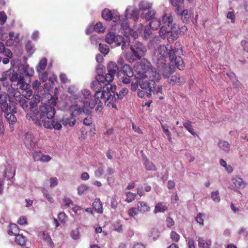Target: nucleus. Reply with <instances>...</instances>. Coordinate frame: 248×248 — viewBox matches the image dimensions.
<instances>
[{
  "label": "nucleus",
  "instance_id": "obj_16",
  "mask_svg": "<svg viewBox=\"0 0 248 248\" xmlns=\"http://www.w3.org/2000/svg\"><path fill=\"white\" fill-rule=\"evenodd\" d=\"M10 93L15 98L16 100L18 102L19 105L24 110H29L28 101L20 94L18 90H16L13 93L10 92Z\"/></svg>",
  "mask_w": 248,
  "mask_h": 248
},
{
  "label": "nucleus",
  "instance_id": "obj_3",
  "mask_svg": "<svg viewBox=\"0 0 248 248\" xmlns=\"http://www.w3.org/2000/svg\"><path fill=\"white\" fill-rule=\"evenodd\" d=\"M130 50L131 52H127L125 55L126 60L130 63L140 60L147 51L146 47L137 41L133 42L130 46Z\"/></svg>",
  "mask_w": 248,
  "mask_h": 248
},
{
  "label": "nucleus",
  "instance_id": "obj_58",
  "mask_svg": "<svg viewBox=\"0 0 248 248\" xmlns=\"http://www.w3.org/2000/svg\"><path fill=\"white\" fill-rule=\"evenodd\" d=\"M26 68H25V74L29 77H31L34 74V70L32 68L30 67L29 65L28 64H26L25 65Z\"/></svg>",
  "mask_w": 248,
  "mask_h": 248
},
{
  "label": "nucleus",
  "instance_id": "obj_28",
  "mask_svg": "<svg viewBox=\"0 0 248 248\" xmlns=\"http://www.w3.org/2000/svg\"><path fill=\"white\" fill-rule=\"evenodd\" d=\"M140 17L146 21L152 20L155 18V12L154 10H148L147 12H143L140 14Z\"/></svg>",
  "mask_w": 248,
  "mask_h": 248
},
{
  "label": "nucleus",
  "instance_id": "obj_12",
  "mask_svg": "<svg viewBox=\"0 0 248 248\" xmlns=\"http://www.w3.org/2000/svg\"><path fill=\"white\" fill-rule=\"evenodd\" d=\"M135 78H147L154 84L156 85V83L159 82L161 79L160 74L157 72L156 69L153 68L147 74L139 72L137 74L135 75Z\"/></svg>",
  "mask_w": 248,
  "mask_h": 248
},
{
  "label": "nucleus",
  "instance_id": "obj_23",
  "mask_svg": "<svg viewBox=\"0 0 248 248\" xmlns=\"http://www.w3.org/2000/svg\"><path fill=\"white\" fill-rule=\"evenodd\" d=\"M123 75L129 77H132L134 76V72L132 68L127 64H125L122 67H121L119 72H118V76Z\"/></svg>",
  "mask_w": 248,
  "mask_h": 248
},
{
  "label": "nucleus",
  "instance_id": "obj_46",
  "mask_svg": "<svg viewBox=\"0 0 248 248\" xmlns=\"http://www.w3.org/2000/svg\"><path fill=\"white\" fill-rule=\"evenodd\" d=\"M93 206L97 213H102L103 212L102 204L99 200L94 202Z\"/></svg>",
  "mask_w": 248,
  "mask_h": 248
},
{
  "label": "nucleus",
  "instance_id": "obj_7",
  "mask_svg": "<svg viewBox=\"0 0 248 248\" xmlns=\"http://www.w3.org/2000/svg\"><path fill=\"white\" fill-rule=\"evenodd\" d=\"M139 79V84L140 87L142 90L139 89L138 91V95L140 98L146 96L148 98L152 95V88L155 87L154 84L149 79H145L146 78H135Z\"/></svg>",
  "mask_w": 248,
  "mask_h": 248
},
{
  "label": "nucleus",
  "instance_id": "obj_41",
  "mask_svg": "<svg viewBox=\"0 0 248 248\" xmlns=\"http://www.w3.org/2000/svg\"><path fill=\"white\" fill-rule=\"evenodd\" d=\"M162 86L161 85L158 86L157 88L155 87H155L152 88V93H153L154 95H157L160 100H162L164 97L160 95V94H162Z\"/></svg>",
  "mask_w": 248,
  "mask_h": 248
},
{
  "label": "nucleus",
  "instance_id": "obj_25",
  "mask_svg": "<svg viewBox=\"0 0 248 248\" xmlns=\"http://www.w3.org/2000/svg\"><path fill=\"white\" fill-rule=\"evenodd\" d=\"M4 112L5 114V119L10 125H11V124H15L17 120L16 117L15 116V114L16 112H13L12 109H9V111H7V112Z\"/></svg>",
  "mask_w": 248,
  "mask_h": 248
},
{
  "label": "nucleus",
  "instance_id": "obj_29",
  "mask_svg": "<svg viewBox=\"0 0 248 248\" xmlns=\"http://www.w3.org/2000/svg\"><path fill=\"white\" fill-rule=\"evenodd\" d=\"M182 52V51L181 48L179 49V48L171 47V49L170 50L169 52H168V55L170 62H173V59L175 57L177 56L178 55H180Z\"/></svg>",
  "mask_w": 248,
  "mask_h": 248
},
{
  "label": "nucleus",
  "instance_id": "obj_37",
  "mask_svg": "<svg viewBox=\"0 0 248 248\" xmlns=\"http://www.w3.org/2000/svg\"><path fill=\"white\" fill-rule=\"evenodd\" d=\"M162 23L159 19L154 18L151 20L150 23V27L151 29L154 30L158 29L159 27L161 28Z\"/></svg>",
  "mask_w": 248,
  "mask_h": 248
},
{
  "label": "nucleus",
  "instance_id": "obj_53",
  "mask_svg": "<svg viewBox=\"0 0 248 248\" xmlns=\"http://www.w3.org/2000/svg\"><path fill=\"white\" fill-rule=\"evenodd\" d=\"M128 90L125 88H123L120 92L119 93H116V98L118 100H121L127 93Z\"/></svg>",
  "mask_w": 248,
  "mask_h": 248
},
{
  "label": "nucleus",
  "instance_id": "obj_60",
  "mask_svg": "<svg viewBox=\"0 0 248 248\" xmlns=\"http://www.w3.org/2000/svg\"><path fill=\"white\" fill-rule=\"evenodd\" d=\"M184 0H170L171 4L176 7V8H180L183 6V2Z\"/></svg>",
  "mask_w": 248,
  "mask_h": 248
},
{
  "label": "nucleus",
  "instance_id": "obj_55",
  "mask_svg": "<svg viewBox=\"0 0 248 248\" xmlns=\"http://www.w3.org/2000/svg\"><path fill=\"white\" fill-rule=\"evenodd\" d=\"M94 30L97 32H102L105 31V28L103 26L102 23L98 22L94 25Z\"/></svg>",
  "mask_w": 248,
  "mask_h": 248
},
{
  "label": "nucleus",
  "instance_id": "obj_48",
  "mask_svg": "<svg viewBox=\"0 0 248 248\" xmlns=\"http://www.w3.org/2000/svg\"><path fill=\"white\" fill-rule=\"evenodd\" d=\"M18 232V226L16 224H11L9 226V229L8 231L9 235H17L16 233Z\"/></svg>",
  "mask_w": 248,
  "mask_h": 248
},
{
  "label": "nucleus",
  "instance_id": "obj_4",
  "mask_svg": "<svg viewBox=\"0 0 248 248\" xmlns=\"http://www.w3.org/2000/svg\"><path fill=\"white\" fill-rule=\"evenodd\" d=\"M106 42L109 44H114L115 46H120L122 44V50L125 51L130 46V40L127 36L115 35L112 32H108L105 38Z\"/></svg>",
  "mask_w": 248,
  "mask_h": 248
},
{
  "label": "nucleus",
  "instance_id": "obj_24",
  "mask_svg": "<svg viewBox=\"0 0 248 248\" xmlns=\"http://www.w3.org/2000/svg\"><path fill=\"white\" fill-rule=\"evenodd\" d=\"M233 184L237 188L243 189L245 188L247 183L238 176H234L232 178Z\"/></svg>",
  "mask_w": 248,
  "mask_h": 248
},
{
  "label": "nucleus",
  "instance_id": "obj_17",
  "mask_svg": "<svg viewBox=\"0 0 248 248\" xmlns=\"http://www.w3.org/2000/svg\"><path fill=\"white\" fill-rule=\"evenodd\" d=\"M140 66L141 69L136 70V74H137L139 72H143L145 74H147L154 67H152L151 63L149 61L146 59H142L140 61Z\"/></svg>",
  "mask_w": 248,
  "mask_h": 248
},
{
  "label": "nucleus",
  "instance_id": "obj_36",
  "mask_svg": "<svg viewBox=\"0 0 248 248\" xmlns=\"http://www.w3.org/2000/svg\"><path fill=\"white\" fill-rule=\"evenodd\" d=\"M144 165L147 170H155L156 168L155 166L150 161L148 158L146 157H143Z\"/></svg>",
  "mask_w": 248,
  "mask_h": 248
},
{
  "label": "nucleus",
  "instance_id": "obj_6",
  "mask_svg": "<svg viewBox=\"0 0 248 248\" xmlns=\"http://www.w3.org/2000/svg\"><path fill=\"white\" fill-rule=\"evenodd\" d=\"M168 47L164 45H159L155 49L153 61L158 67L165 65V59L168 55Z\"/></svg>",
  "mask_w": 248,
  "mask_h": 248
},
{
  "label": "nucleus",
  "instance_id": "obj_31",
  "mask_svg": "<svg viewBox=\"0 0 248 248\" xmlns=\"http://www.w3.org/2000/svg\"><path fill=\"white\" fill-rule=\"evenodd\" d=\"M138 211L142 213H145L150 211V208L148 204L144 202L140 201L137 203Z\"/></svg>",
  "mask_w": 248,
  "mask_h": 248
},
{
  "label": "nucleus",
  "instance_id": "obj_59",
  "mask_svg": "<svg viewBox=\"0 0 248 248\" xmlns=\"http://www.w3.org/2000/svg\"><path fill=\"white\" fill-rule=\"evenodd\" d=\"M94 101L96 102V105H97V106L96 108V110L97 112H101L103 109V103L102 100L98 97V100H97L95 97H94Z\"/></svg>",
  "mask_w": 248,
  "mask_h": 248
},
{
  "label": "nucleus",
  "instance_id": "obj_44",
  "mask_svg": "<svg viewBox=\"0 0 248 248\" xmlns=\"http://www.w3.org/2000/svg\"><path fill=\"white\" fill-rule=\"evenodd\" d=\"M220 165L224 167L228 173H231L233 171V168L230 165H228L226 161L223 159L219 160Z\"/></svg>",
  "mask_w": 248,
  "mask_h": 248
},
{
  "label": "nucleus",
  "instance_id": "obj_54",
  "mask_svg": "<svg viewBox=\"0 0 248 248\" xmlns=\"http://www.w3.org/2000/svg\"><path fill=\"white\" fill-rule=\"evenodd\" d=\"M175 12L177 15L180 16L181 17H183L184 16H187V15H188V10L186 9L183 10V6L180 8H176Z\"/></svg>",
  "mask_w": 248,
  "mask_h": 248
},
{
  "label": "nucleus",
  "instance_id": "obj_40",
  "mask_svg": "<svg viewBox=\"0 0 248 248\" xmlns=\"http://www.w3.org/2000/svg\"><path fill=\"white\" fill-rule=\"evenodd\" d=\"M15 236V242L16 244L20 246L25 245L27 239L23 235L17 234Z\"/></svg>",
  "mask_w": 248,
  "mask_h": 248
},
{
  "label": "nucleus",
  "instance_id": "obj_63",
  "mask_svg": "<svg viewBox=\"0 0 248 248\" xmlns=\"http://www.w3.org/2000/svg\"><path fill=\"white\" fill-rule=\"evenodd\" d=\"M151 34L152 32L150 29L148 27H146L144 29L143 34V39L147 40Z\"/></svg>",
  "mask_w": 248,
  "mask_h": 248
},
{
  "label": "nucleus",
  "instance_id": "obj_27",
  "mask_svg": "<svg viewBox=\"0 0 248 248\" xmlns=\"http://www.w3.org/2000/svg\"><path fill=\"white\" fill-rule=\"evenodd\" d=\"M107 69L108 72L114 75L117 74V76H118V72L120 70L119 66L116 63L112 62H108L107 65Z\"/></svg>",
  "mask_w": 248,
  "mask_h": 248
},
{
  "label": "nucleus",
  "instance_id": "obj_14",
  "mask_svg": "<svg viewBox=\"0 0 248 248\" xmlns=\"http://www.w3.org/2000/svg\"><path fill=\"white\" fill-rule=\"evenodd\" d=\"M91 109L84 105L81 107L77 103L72 104L69 107L70 114L76 116V115L81 114L82 113L89 114L91 112Z\"/></svg>",
  "mask_w": 248,
  "mask_h": 248
},
{
  "label": "nucleus",
  "instance_id": "obj_33",
  "mask_svg": "<svg viewBox=\"0 0 248 248\" xmlns=\"http://www.w3.org/2000/svg\"><path fill=\"white\" fill-rule=\"evenodd\" d=\"M184 127L193 136H198V134L194 131L191 124V122L189 120L183 122Z\"/></svg>",
  "mask_w": 248,
  "mask_h": 248
},
{
  "label": "nucleus",
  "instance_id": "obj_2",
  "mask_svg": "<svg viewBox=\"0 0 248 248\" xmlns=\"http://www.w3.org/2000/svg\"><path fill=\"white\" fill-rule=\"evenodd\" d=\"M4 76L8 77L10 80L13 82L11 88L13 92L17 91L18 89L26 91L28 93L30 92L29 91L30 88V84L25 81L23 77L18 76V74L14 70L13 67H11L9 70L4 72L3 76Z\"/></svg>",
  "mask_w": 248,
  "mask_h": 248
},
{
  "label": "nucleus",
  "instance_id": "obj_39",
  "mask_svg": "<svg viewBox=\"0 0 248 248\" xmlns=\"http://www.w3.org/2000/svg\"><path fill=\"white\" fill-rule=\"evenodd\" d=\"M47 64V59L46 58H43L39 62L38 64L36 66V70L40 72L44 70Z\"/></svg>",
  "mask_w": 248,
  "mask_h": 248
},
{
  "label": "nucleus",
  "instance_id": "obj_11",
  "mask_svg": "<svg viewBox=\"0 0 248 248\" xmlns=\"http://www.w3.org/2000/svg\"><path fill=\"white\" fill-rule=\"evenodd\" d=\"M10 95L7 93L2 92L0 94V107L2 111L7 112L9 109H12L13 112H16V107L10 104Z\"/></svg>",
  "mask_w": 248,
  "mask_h": 248
},
{
  "label": "nucleus",
  "instance_id": "obj_13",
  "mask_svg": "<svg viewBox=\"0 0 248 248\" xmlns=\"http://www.w3.org/2000/svg\"><path fill=\"white\" fill-rule=\"evenodd\" d=\"M102 17L107 21H112L117 22L120 20V14L115 10L105 9L102 11Z\"/></svg>",
  "mask_w": 248,
  "mask_h": 248
},
{
  "label": "nucleus",
  "instance_id": "obj_49",
  "mask_svg": "<svg viewBox=\"0 0 248 248\" xmlns=\"http://www.w3.org/2000/svg\"><path fill=\"white\" fill-rule=\"evenodd\" d=\"M99 50L101 53L106 55L109 52V48L108 46L106 44L99 43Z\"/></svg>",
  "mask_w": 248,
  "mask_h": 248
},
{
  "label": "nucleus",
  "instance_id": "obj_1",
  "mask_svg": "<svg viewBox=\"0 0 248 248\" xmlns=\"http://www.w3.org/2000/svg\"><path fill=\"white\" fill-rule=\"evenodd\" d=\"M46 96L49 99L47 103L40 106L39 109L32 110L31 112L28 113L27 118L31 119L37 126H43L47 129L60 130L62 128V124L54 120L56 113L54 106L56 104L57 98L52 96L49 93H46Z\"/></svg>",
  "mask_w": 248,
  "mask_h": 248
},
{
  "label": "nucleus",
  "instance_id": "obj_51",
  "mask_svg": "<svg viewBox=\"0 0 248 248\" xmlns=\"http://www.w3.org/2000/svg\"><path fill=\"white\" fill-rule=\"evenodd\" d=\"M136 196V194L128 191L126 193V198L125 201L128 203L131 202L135 200Z\"/></svg>",
  "mask_w": 248,
  "mask_h": 248
},
{
  "label": "nucleus",
  "instance_id": "obj_22",
  "mask_svg": "<svg viewBox=\"0 0 248 248\" xmlns=\"http://www.w3.org/2000/svg\"><path fill=\"white\" fill-rule=\"evenodd\" d=\"M217 145L219 150L225 154H228L230 151V144L229 143L223 140H218Z\"/></svg>",
  "mask_w": 248,
  "mask_h": 248
},
{
  "label": "nucleus",
  "instance_id": "obj_8",
  "mask_svg": "<svg viewBox=\"0 0 248 248\" xmlns=\"http://www.w3.org/2000/svg\"><path fill=\"white\" fill-rule=\"evenodd\" d=\"M76 101L82 102L85 106L90 109H93L96 106V102L94 101V97L93 98L90 91L87 89L81 90L80 93L75 95Z\"/></svg>",
  "mask_w": 248,
  "mask_h": 248
},
{
  "label": "nucleus",
  "instance_id": "obj_64",
  "mask_svg": "<svg viewBox=\"0 0 248 248\" xmlns=\"http://www.w3.org/2000/svg\"><path fill=\"white\" fill-rule=\"evenodd\" d=\"M159 236V232L156 229H153L150 233V236L152 237L154 240L156 239Z\"/></svg>",
  "mask_w": 248,
  "mask_h": 248
},
{
  "label": "nucleus",
  "instance_id": "obj_52",
  "mask_svg": "<svg viewBox=\"0 0 248 248\" xmlns=\"http://www.w3.org/2000/svg\"><path fill=\"white\" fill-rule=\"evenodd\" d=\"M160 42V39L158 36H155L150 41L148 44L149 47H153L154 44L158 45Z\"/></svg>",
  "mask_w": 248,
  "mask_h": 248
},
{
  "label": "nucleus",
  "instance_id": "obj_57",
  "mask_svg": "<svg viewBox=\"0 0 248 248\" xmlns=\"http://www.w3.org/2000/svg\"><path fill=\"white\" fill-rule=\"evenodd\" d=\"M211 198L215 202H220V198L219 196V192L218 190L211 192Z\"/></svg>",
  "mask_w": 248,
  "mask_h": 248
},
{
  "label": "nucleus",
  "instance_id": "obj_62",
  "mask_svg": "<svg viewBox=\"0 0 248 248\" xmlns=\"http://www.w3.org/2000/svg\"><path fill=\"white\" fill-rule=\"evenodd\" d=\"M88 189V187L85 185H81L78 187V193L81 195L83 194Z\"/></svg>",
  "mask_w": 248,
  "mask_h": 248
},
{
  "label": "nucleus",
  "instance_id": "obj_9",
  "mask_svg": "<svg viewBox=\"0 0 248 248\" xmlns=\"http://www.w3.org/2000/svg\"><path fill=\"white\" fill-rule=\"evenodd\" d=\"M178 29L177 26L171 28L161 26L159 31V36L163 39L166 38L170 43L173 42L178 37Z\"/></svg>",
  "mask_w": 248,
  "mask_h": 248
},
{
  "label": "nucleus",
  "instance_id": "obj_15",
  "mask_svg": "<svg viewBox=\"0 0 248 248\" xmlns=\"http://www.w3.org/2000/svg\"><path fill=\"white\" fill-rule=\"evenodd\" d=\"M23 140L25 146L28 149L33 150L35 147L37 140L31 132H27L24 135Z\"/></svg>",
  "mask_w": 248,
  "mask_h": 248
},
{
  "label": "nucleus",
  "instance_id": "obj_30",
  "mask_svg": "<svg viewBox=\"0 0 248 248\" xmlns=\"http://www.w3.org/2000/svg\"><path fill=\"white\" fill-rule=\"evenodd\" d=\"M197 241L200 248H210L212 243L210 240H205L202 237H198Z\"/></svg>",
  "mask_w": 248,
  "mask_h": 248
},
{
  "label": "nucleus",
  "instance_id": "obj_5",
  "mask_svg": "<svg viewBox=\"0 0 248 248\" xmlns=\"http://www.w3.org/2000/svg\"><path fill=\"white\" fill-rule=\"evenodd\" d=\"M106 90L104 91V95H100V98L105 102L106 105L108 106L111 104L112 108H116V105L114 103L118 100L116 98V94L115 92L116 86L108 84L106 85Z\"/></svg>",
  "mask_w": 248,
  "mask_h": 248
},
{
  "label": "nucleus",
  "instance_id": "obj_61",
  "mask_svg": "<svg viewBox=\"0 0 248 248\" xmlns=\"http://www.w3.org/2000/svg\"><path fill=\"white\" fill-rule=\"evenodd\" d=\"M39 102V100L37 101L36 100H31L29 103V109H30V112H31V110L34 109H39V108H36L35 107L37 106L38 103Z\"/></svg>",
  "mask_w": 248,
  "mask_h": 248
},
{
  "label": "nucleus",
  "instance_id": "obj_35",
  "mask_svg": "<svg viewBox=\"0 0 248 248\" xmlns=\"http://www.w3.org/2000/svg\"><path fill=\"white\" fill-rule=\"evenodd\" d=\"M139 10L140 12L141 11L146 12V11L151 9L152 7V4L145 0H142L139 3Z\"/></svg>",
  "mask_w": 248,
  "mask_h": 248
},
{
  "label": "nucleus",
  "instance_id": "obj_19",
  "mask_svg": "<svg viewBox=\"0 0 248 248\" xmlns=\"http://www.w3.org/2000/svg\"><path fill=\"white\" fill-rule=\"evenodd\" d=\"M15 167L11 164H7L3 172V177L1 179L4 180L7 178V180H10L13 178L15 174Z\"/></svg>",
  "mask_w": 248,
  "mask_h": 248
},
{
  "label": "nucleus",
  "instance_id": "obj_38",
  "mask_svg": "<svg viewBox=\"0 0 248 248\" xmlns=\"http://www.w3.org/2000/svg\"><path fill=\"white\" fill-rule=\"evenodd\" d=\"M173 64L174 63L175 66L179 69H183L184 67V62L182 58L180 56H176L173 59V62H171Z\"/></svg>",
  "mask_w": 248,
  "mask_h": 248
},
{
  "label": "nucleus",
  "instance_id": "obj_21",
  "mask_svg": "<svg viewBox=\"0 0 248 248\" xmlns=\"http://www.w3.org/2000/svg\"><path fill=\"white\" fill-rule=\"evenodd\" d=\"M168 83L171 85L175 84L180 85L185 82V80L183 77L179 75H175L171 76L169 78H168Z\"/></svg>",
  "mask_w": 248,
  "mask_h": 248
},
{
  "label": "nucleus",
  "instance_id": "obj_34",
  "mask_svg": "<svg viewBox=\"0 0 248 248\" xmlns=\"http://www.w3.org/2000/svg\"><path fill=\"white\" fill-rule=\"evenodd\" d=\"M167 210L166 203L162 202H158L155 207L154 213L156 214L159 212H164Z\"/></svg>",
  "mask_w": 248,
  "mask_h": 248
},
{
  "label": "nucleus",
  "instance_id": "obj_18",
  "mask_svg": "<svg viewBox=\"0 0 248 248\" xmlns=\"http://www.w3.org/2000/svg\"><path fill=\"white\" fill-rule=\"evenodd\" d=\"M173 21V19L171 15L170 14H165L162 16L161 26H164V27L167 28L177 27V25L174 24Z\"/></svg>",
  "mask_w": 248,
  "mask_h": 248
},
{
  "label": "nucleus",
  "instance_id": "obj_26",
  "mask_svg": "<svg viewBox=\"0 0 248 248\" xmlns=\"http://www.w3.org/2000/svg\"><path fill=\"white\" fill-rule=\"evenodd\" d=\"M162 67L164 68L162 72L163 78H169L174 72L175 67L170 65L167 66L166 64Z\"/></svg>",
  "mask_w": 248,
  "mask_h": 248
},
{
  "label": "nucleus",
  "instance_id": "obj_32",
  "mask_svg": "<svg viewBox=\"0 0 248 248\" xmlns=\"http://www.w3.org/2000/svg\"><path fill=\"white\" fill-rule=\"evenodd\" d=\"M0 54L10 58L13 57V53L11 51L6 48L2 42H0Z\"/></svg>",
  "mask_w": 248,
  "mask_h": 248
},
{
  "label": "nucleus",
  "instance_id": "obj_42",
  "mask_svg": "<svg viewBox=\"0 0 248 248\" xmlns=\"http://www.w3.org/2000/svg\"><path fill=\"white\" fill-rule=\"evenodd\" d=\"M41 238L45 240L47 244L50 247H52L53 246V243L52 241L50 236L47 232H43L41 235Z\"/></svg>",
  "mask_w": 248,
  "mask_h": 248
},
{
  "label": "nucleus",
  "instance_id": "obj_20",
  "mask_svg": "<svg viewBox=\"0 0 248 248\" xmlns=\"http://www.w3.org/2000/svg\"><path fill=\"white\" fill-rule=\"evenodd\" d=\"M76 116L70 114L69 115H65L62 118L61 122L64 126H74L76 123Z\"/></svg>",
  "mask_w": 248,
  "mask_h": 248
},
{
  "label": "nucleus",
  "instance_id": "obj_45",
  "mask_svg": "<svg viewBox=\"0 0 248 248\" xmlns=\"http://www.w3.org/2000/svg\"><path fill=\"white\" fill-rule=\"evenodd\" d=\"M105 72V67L102 64H98L96 67L97 75L95 78H102Z\"/></svg>",
  "mask_w": 248,
  "mask_h": 248
},
{
  "label": "nucleus",
  "instance_id": "obj_56",
  "mask_svg": "<svg viewBox=\"0 0 248 248\" xmlns=\"http://www.w3.org/2000/svg\"><path fill=\"white\" fill-rule=\"evenodd\" d=\"M33 47L34 45L31 43V41H28L26 45V49L29 54H32L33 53Z\"/></svg>",
  "mask_w": 248,
  "mask_h": 248
},
{
  "label": "nucleus",
  "instance_id": "obj_43",
  "mask_svg": "<svg viewBox=\"0 0 248 248\" xmlns=\"http://www.w3.org/2000/svg\"><path fill=\"white\" fill-rule=\"evenodd\" d=\"M114 75L108 72L105 76L102 77V78L101 79L102 82H104V84H109V82H112L114 79Z\"/></svg>",
  "mask_w": 248,
  "mask_h": 248
},
{
  "label": "nucleus",
  "instance_id": "obj_47",
  "mask_svg": "<svg viewBox=\"0 0 248 248\" xmlns=\"http://www.w3.org/2000/svg\"><path fill=\"white\" fill-rule=\"evenodd\" d=\"M137 12V9H132V7L130 6L128 7L125 11L124 16L126 18L131 17L133 16Z\"/></svg>",
  "mask_w": 248,
  "mask_h": 248
},
{
  "label": "nucleus",
  "instance_id": "obj_10",
  "mask_svg": "<svg viewBox=\"0 0 248 248\" xmlns=\"http://www.w3.org/2000/svg\"><path fill=\"white\" fill-rule=\"evenodd\" d=\"M102 78H95V80L92 81L91 84V88L95 92L94 97L98 100L100 95H104V91L106 90V85L102 82Z\"/></svg>",
  "mask_w": 248,
  "mask_h": 248
},
{
  "label": "nucleus",
  "instance_id": "obj_50",
  "mask_svg": "<svg viewBox=\"0 0 248 248\" xmlns=\"http://www.w3.org/2000/svg\"><path fill=\"white\" fill-rule=\"evenodd\" d=\"M113 227L115 231L118 232H123V225L119 220L114 222L113 224Z\"/></svg>",
  "mask_w": 248,
  "mask_h": 248
}]
</instances>
